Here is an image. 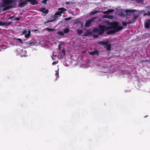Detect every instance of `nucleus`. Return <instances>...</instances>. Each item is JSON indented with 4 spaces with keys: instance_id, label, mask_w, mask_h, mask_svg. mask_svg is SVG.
<instances>
[{
    "instance_id": "nucleus-19",
    "label": "nucleus",
    "mask_w": 150,
    "mask_h": 150,
    "mask_svg": "<svg viewBox=\"0 0 150 150\" xmlns=\"http://www.w3.org/2000/svg\"><path fill=\"white\" fill-rule=\"evenodd\" d=\"M64 32L65 33H69V29L68 28H65L64 30Z\"/></svg>"
},
{
    "instance_id": "nucleus-29",
    "label": "nucleus",
    "mask_w": 150,
    "mask_h": 150,
    "mask_svg": "<svg viewBox=\"0 0 150 150\" xmlns=\"http://www.w3.org/2000/svg\"><path fill=\"white\" fill-rule=\"evenodd\" d=\"M106 69L108 70V71H104V72L105 73H108L109 71V69L108 68H106Z\"/></svg>"
},
{
    "instance_id": "nucleus-12",
    "label": "nucleus",
    "mask_w": 150,
    "mask_h": 150,
    "mask_svg": "<svg viewBox=\"0 0 150 150\" xmlns=\"http://www.w3.org/2000/svg\"><path fill=\"white\" fill-rule=\"evenodd\" d=\"M28 1L33 5H35L38 3V2L35 0H28Z\"/></svg>"
},
{
    "instance_id": "nucleus-31",
    "label": "nucleus",
    "mask_w": 150,
    "mask_h": 150,
    "mask_svg": "<svg viewBox=\"0 0 150 150\" xmlns=\"http://www.w3.org/2000/svg\"><path fill=\"white\" fill-rule=\"evenodd\" d=\"M62 46V44H60L59 45V49H60V48H61V46Z\"/></svg>"
},
{
    "instance_id": "nucleus-26",
    "label": "nucleus",
    "mask_w": 150,
    "mask_h": 150,
    "mask_svg": "<svg viewBox=\"0 0 150 150\" xmlns=\"http://www.w3.org/2000/svg\"><path fill=\"white\" fill-rule=\"evenodd\" d=\"M5 25V23L3 22L0 21V25Z\"/></svg>"
},
{
    "instance_id": "nucleus-2",
    "label": "nucleus",
    "mask_w": 150,
    "mask_h": 150,
    "mask_svg": "<svg viewBox=\"0 0 150 150\" xmlns=\"http://www.w3.org/2000/svg\"><path fill=\"white\" fill-rule=\"evenodd\" d=\"M17 0H2V6L4 10L14 7L16 5Z\"/></svg>"
},
{
    "instance_id": "nucleus-11",
    "label": "nucleus",
    "mask_w": 150,
    "mask_h": 150,
    "mask_svg": "<svg viewBox=\"0 0 150 150\" xmlns=\"http://www.w3.org/2000/svg\"><path fill=\"white\" fill-rule=\"evenodd\" d=\"M40 11L45 13H48V11L47 10H46L45 8H42L40 9Z\"/></svg>"
},
{
    "instance_id": "nucleus-39",
    "label": "nucleus",
    "mask_w": 150,
    "mask_h": 150,
    "mask_svg": "<svg viewBox=\"0 0 150 150\" xmlns=\"http://www.w3.org/2000/svg\"><path fill=\"white\" fill-rule=\"evenodd\" d=\"M23 56H24V57H25V55H24L23 54Z\"/></svg>"
},
{
    "instance_id": "nucleus-34",
    "label": "nucleus",
    "mask_w": 150,
    "mask_h": 150,
    "mask_svg": "<svg viewBox=\"0 0 150 150\" xmlns=\"http://www.w3.org/2000/svg\"><path fill=\"white\" fill-rule=\"evenodd\" d=\"M14 18L12 16L9 18V19H12Z\"/></svg>"
},
{
    "instance_id": "nucleus-33",
    "label": "nucleus",
    "mask_w": 150,
    "mask_h": 150,
    "mask_svg": "<svg viewBox=\"0 0 150 150\" xmlns=\"http://www.w3.org/2000/svg\"><path fill=\"white\" fill-rule=\"evenodd\" d=\"M71 19V18H65V19L67 20H69Z\"/></svg>"
},
{
    "instance_id": "nucleus-16",
    "label": "nucleus",
    "mask_w": 150,
    "mask_h": 150,
    "mask_svg": "<svg viewBox=\"0 0 150 150\" xmlns=\"http://www.w3.org/2000/svg\"><path fill=\"white\" fill-rule=\"evenodd\" d=\"M45 30H47V31H48L49 32H52L54 31L55 30V29H52V28H46Z\"/></svg>"
},
{
    "instance_id": "nucleus-32",
    "label": "nucleus",
    "mask_w": 150,
    "mask_h": 150,
    "mask_svg": "<svg viewBox=\"0 0 150 150\" xmlns=\"http://www.w3.org/2000/svg\"><path fill=\"white\" fill-rule=\"evenodd\" d=\"M127 23H125L124 22H123V24L124 26H126L127 25Z\"/></svg>"
},
{
    "instance_id": "nucleus-28",
    "label": "nucleus",
    "mask_w": 150,
    "mask_h": 150,
    "mask_svg": "<svg viewBox=\"0 0 150 150\" xmlns=\"http://www.w3.org/2000/svg\"><path fill=\"white\" fill-rule=\"evenodd\" d=\"M17 40H18L19 42L20 43H21L22 42L21 40L20 39H17Z\"/></svg>"
},
{
    "instance_id": "nucleus-15",
    "label": "nucleus",
    "mask_w": 150,
    "mask_h": 150,
    "mask_svg": "<svg viewBox=\"0 0 150 150\" xmlns=\"http://www.w3.org/2000/svg\"><path fill=\"white\" fill-rule=\"evenodd\" d=\"M137 16H135L134 17L131 21H130V23H132L134 22L136 19Z\"/></svg>"
},
{
    "instance_id": "nucleus-23",
    "label": "nucleus",
    "mask_w": 150,
    "mask_h": 150,
    "mask_svg": "<svg viewBox=\"0 0 150 150\" xmlns=\"http://www.w3.org/2000/svg\"><path fill=\"white\" fill-rule=\"evenodd\" d=\"M58 34L59 35L63 36L64 35V33L62 31H60L58 33Z\"/></svg>"
},
{
    "instance_id": "nucleus-25",
    "label": "nucleus",
    "mask_w": 150,
    "mask_h": 150,
    "mask_svg": "<svg viewBox=\"0 0 150 150\" xmlns=\"http://www.w3.org/2000/svg\"><path fill=\"white\" fill-rule=\"evenodd\" d=\"M58 62V61L57 60H56V61L53 62L52 63V65H54L56 64Z\"/></svg>"
},
{
    "instance_id": "nucleus-6",
    "label": "nucleus",
    "mask_w": 150,
    "mask_h": 150,
    "mask_svg": "<svg viewBox=\"0 0 150 150\" xmlns=\"http://www.w3.org/2000/svg\"><path fill=\"white\" fill-rule=\"evenodd\" d=\"M150 25V20H148L145 23V27L146 28H149Z\"/></svg>"
},
{
    "instance_id": "nucleus-18",
    "label": "nucleus",
    "mask_w": 150,
    "mask_h": 150,
    "mask_svg": "<svg viewBox=\"0 0 150 150\" xmlns=\"http://www.w3.org/2000/svg\"><path fill=\"white\" fill-rule=\"evenodd\" d=\"M58 70H59V69H58V70L57 71V70H56L55 71V72H56V73H55V75L56 76H57L56 77V79L57 80L58 79V78H59V71H58Z\"/></svg>"
},
{
    "instance_id": "nucleus-9",
    "label": "nucleus",
    "mask_w": 150,
    "mask_h": 150,
    "mask_svg": "<svg viewBox=\"0 0 150 150\" xmlns=\"http://www.w3.org/2000/svg\"><path fill=\"white\" fill-rule=\"evenodd\" d=\"M59 54L61 55L62 58H63L65 55V52L64 49H63L59 52Z\"/></svg>"
},
{
    "instance_id": "nucleus-36",
    "label": "nucleus",
    "mask_w": 150,
    "mask_h": 150,
    "mask_svg": "<svg viewBox=\"0 0 150 150\" xmlns=\"http://www.w3.org/2000/svg\"><path fill=\"white\" fill-rule=\"evenodd\" d=\"M11 22H10V23H7V25H9L10 24H11Z\"/></svg>"
},
{
    "instance_id": "nucleus-20",
    "label": "nucleus",
    "mask_w": 150,
    "mask_h": 150,
    "mask_svg": "<svg viewBox=\"0 0 150 150\" xmlns=\"http://www.w3.org/2000/svg\"><path fill=\"white\" fill-rule=\"evenodd\" d=\"M98 11H93L91 12L90 13V15H94V14H96V13H98Z\"/></svg>"
},
{
    "instance_id": "nucleus-8",
    "label": "nucleus",
    "mask_w": 150,
    "mask_h": 150,
    "mask_svg": "<svg viewBox=\"0 0 150 150\" xmlns=\"http://www.w3.org/2000/svg\"><path fill=\"white\" fill-rule=\"evenodd\" d=\"M27 1H23L20 2L19 4V5L20 6L23 7L25 6V5L27 4Z\"/></svg>"
},
{
    "instance_id": "nucleus-4",
    "label": "nucleus",
    "mask_w": 150,
    "mask_h": 150,
    "mask_svg": "<svg viewBox=\"0 0 150 150\" xmlns=\"http://www.w3.org/2000/svg\"><path fill=\"white\" fill-rule=\"evenodd\" d=\"M23 34L25 35V37L26 38H28L30 35V31L28 29H25L23 31Z\"/></svg>"
},
{
    "instance_id": "nucleus-37",
    "label": "nucleus",
    "mask_w": 150,
    "mask_h": 150,
    "mask_svg": "<svg viewBox=\"0 0 150 150\" xmlns=\"http://www.w3.org/2000/svg\"><path fill=\"white\" fill-rule=\"evenodd\" d=\"M53 20H51L49 21V22H52Z\"/></svg>"
},
{
    "instance_id": "nucleus-30",
    "label": "nucleus",
    "mask_w": 150,
    "mask_h": 150,
    "mask_svg": "<svg viewBox=\"0 0 150 150\" xmlns=\"http://www.w3.org/2000/svg\"><path fill=\"white\" fill-rule=\"evenodd\" d=\"M0 47H1V48L3 49L4 48V47L3 46V45L1 44V43L0 44Z\"/></svg>"
},
{
    "instance_id": "nucleus-14",
    "label": "nucleus",
    "mask_w": 150,
    "mask_h": 150,
    "mask_svg": "<svg viewBox=\"0 0 150 150\" xmlns=\"http://www.w3.org/2000/svg\"><path fill=\"white\" fill-rule=\"evenodd\" d=\"M89 53L90 55H94L95 54H97L98 53V52L96 50L93 52H90Z\"/></svg>"
},
{
    "instance_id": "nucleus-38",
    "label": "nucleus",
    "mask_w": 150,
    "mask_h": 150,
    "mask_svg": "<svg viewBox=\"0 0 150 150\" xmlns=\"http://www.w3.org/2000/svg\"><path fill=\"white\" fill-rule=\"evenodd\" d=\"M47 0H45L43 1V2H45V1H46Z\"/></svg>"
},
{
    "instance_id": "nucleus-5",
    "label": "nucleus",
    "mask_w": 150,
    "mask_h": 150,
    "mask_svg": "<svg viewBox=\"0 0 150 150\" xmlns=\"http://www.w3.org/2000/svg\"><path fill=\"white\" fill-rule=\"evenodd\" d=\"M94 19V18H93L86 21L85 24V26L86 27H89L90 26L91 23L93 21Z\"/></svg>"
},
{
    "instance_id": "nucleus-17",
    "label": "nucleus",
    "mask_w": 150,
    "mask_h": 150,
    "mask_svg": "<svg viewBox=\"0 0 150 150\" xmlns=\"http://www.w3.org/2000/svg\"><path fill=\"white\" fill-rule=\"evenodd\" d=\"M52 58L53 59H57V55L54 54V53H53V54L52 56Z\"/></svg>"
},
{
    "instance_id": "nucleus-1",
    "label": "nucleus",
    "mask_w": 150,
    "mask_h": 150,
    "mask_svg": "<svg viewBox=\"0 0 150 150\" xmlns=\"http://www.w3.org/2000/svg\"><path fill=\"white\" fill-rule=\"evenodd\" d=\"M104 23V26L99 25L98 28H94L93 30V32L101 35L105 31H109L111 32V33H115L122 28V27L120 25L119 23L115 21L111 23L109 21H107Z\"/></svg>"
},
{
    "instance_id": "nucleus-22",
    "label": "nucleus",
    "mask_w": 150,
    "mask_h": 150,
    "mask_svg": "<svg viewBox=\"0 0 150 150\" xmlns=\"http://www.w3.org/2000/svg\"><path fill=\"white\" fill-rule=\"evenodd\" d=\"M18 52H19L20 53H21V54H23V53H26V52L25 50H22L21 51H18Z\"/></svg>"
},
{
    "instance_id": "nucleus-10",
    "label": "nucleus",
    "mask_w": 150,
    "mask_h": 150,
    "mask_svg": "<svg viewBox=\"0 0 150 150\" xmlns=\"http://www.w3.org/2000/svg\"><path fill=\"white\" fill-rule=\"evenodd\" d=\"M105 47L108 50L110 51L111 50V44L107 42L105 45Z\"/></svg>"
},
{
    "instance_id": "nucleus-13",
    "label": "nucleus",
    "mask_w": 150,
    "mask_h": 150,
    "mask_svg": "<svg viewBox=\"0 0 150 150\" xmlns=\"http://www.w3.org/2000/svg\"><path fill=\"white\" fill-rule=\"evenodd\" d=\"M113 18V16H109L107 15H105L103 16V18H106L110 19H112Z\"/></svg>"
},
{
    "instance_id": "nucleus-35",
    "label": "nucleus",
    "mask_w": 150,
    "mask_h": 150,
    "mask_svg": "<svg viewBox=\"0 0 150 150\" xmlns=\"http://www.w3.org/2000/svg\"><path fill=\"white\" fill-rule=\"evenodd\" d=\"M16 20L18 21V20H19V18H16L15 19Z\"/></svg>"
},
{
    "instance_id": "nucleus-3",
    "label": "nucleus",
    "mask_w": 150,
    "mask_h": 150,
    "mask_svg": "<svg viewBox=\"0 0 150 150\" xmlns=\"http://www.w3.org/2000/svg\"><path fill=\"white\" fill-rule=\"evenodd\" d=\"M58 11H59L54 15V17L56 18L61 16L62 13L65 11L66 9L63 8H59Z\"/></svg>"
},
{
    "instance_id": "nucleus-21",
    "label": "nucleus",
    "mask_w": 150,
    "mask_h": 150,
    "mask_svg": "<svg viewBox=\"0 0 150 150\" xmlns=\"http://www.w3.org/2000/svg\"><path fill=\"white\" fill-rule=\"evenodd\" d=\"M107 42H105V41H100L98 42V44L101 45H106Z\"/></svg>"
},
{
    "instance_id": "nucleus-24",
    "label": "nucleus",
    "mask_w": 150,
    "mask_h": 150,
    "mask_svg": "<svg viewBox=\"0 0 150 150\" xmlns=\"http://www.w3.org/2000/svg\"><path fill=\"white\" fill-rule=\"evenodd\" d=\"M134 11L133 10H131L129 9H127L126 11H125V12L126 13H131L132 12H134Z\"/></svg>"
},
{
    "instance_id": "nucleus-27",
    "label": "nucleus",
    "mask_w": 150,
    "mask_h": 150,
    "mask_svg": "<svg viewBox=\"0 0 150 150\" xmlns=\"http://www.w3.org/2000/svg\"><path fill=\"white\" fill-rule=\"evenodd\" d=\"M82 31L81 30H79L78 31V33L79 34H81L82 33Z\"/></svg>"
},
{
    "instance_id": "nucleus-7",
    "label": "nucleus",
    "mask_w": 150,
    "mask_h": 150,
    "mask_svg": "<svg viewBox=\"0 0 150 150\" xmlns=\"http://www.w3.org/2000/svg\"><path fill=\"white\" fill-rule=\"evenodd\" d=\"M114 10L113 9H108V11H104L103 12L104 14H108L110 13H111L114 11Z\"/></svg>"
}]
</instances>
